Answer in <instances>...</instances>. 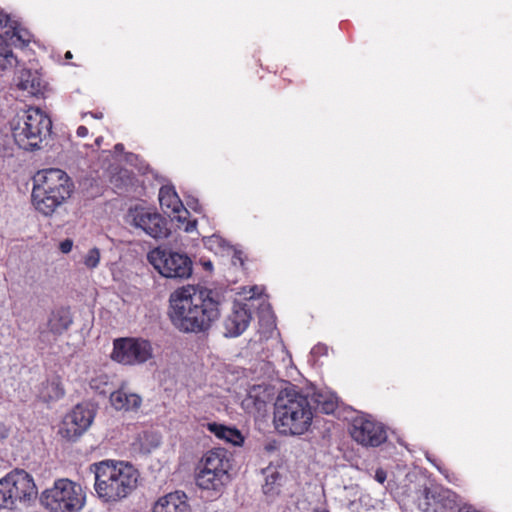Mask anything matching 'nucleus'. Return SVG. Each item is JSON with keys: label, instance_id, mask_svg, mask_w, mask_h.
<instances>
[{"label": "nucleus", "instance_id": "obj_40", "mask_svg": "<svg viewBox=\"0 0 512 512\" xmlns=\"http://www.w3.org/2000/svg\"><path fill=\"white\" fill-rule=\"evenodd\" d=\"M94 118H97V119H100L103 117V114L102 113H97V114H91Z\"/></svg>", "mask_w": 512, "mask_h": 512}, {"label": "nucleus", "instance_id": "obj_16", "mask_svg": "<svg viewBox=\"0 0 512 512\" xmlns=\"http://www.w3.org/2000/svg\"><path fill=\"white\" fill-rule=\"evenodd\" d=\"M274 389L270 385H252L242 400V408L249 414L262 415L266 412L268 403L272 400Z\"/></svg>", "mask_w": 512, "mask_h": 512}, {"label": "nucleus", "instance_id": "obj_33", "mask_svg": "<svg viewBox=\"0 0 512 512\" xmlns=\"http://www.w3.org/2000/svg\"><path fill=\"white\" fill-rule=\"evenodd\" d=\"M387 478V474L383 469H377L375 472V480L383 484Z\"/></svg>", "mask_w": 512, "mask_h": 512}, {"label": "nucleus", "instance_id": "obj_11", "mask_svg": "<svg viewBox=\"0 0 512 512\" xmlns=\"http://www.w3.org/2000/svg\"><path fill=\"white\" fill-rule=\"evenodd\" d=\"M153 356L150 341L142 338H119L114 340L111 357L123 365H139Z\"/></svg>", "mask_w": 512, "mask_h": 512}, {"label": "nucleus", "instance_id": "obj_19", "mask_svg": "<svg viewBox=\"0 0 512 512\" xmlns=\"http://www.w3.org/2000/svg\"><path fill=\"white\" fill-rule=\"evenodd\" d=\"M314 410L318 409L320 412L325 414L333 413L338 406L337 396L328 390L315 391L310 399Z\"/></svg>", "mask_w": 512, "mask_h": 512}, {"label": "nucleus", "instance_id": "obj_29", "mask_svg": "<svg viewBox=\"0 0 512 512\" xmlns=\"http://www.w3.org/2000/svg\"><path fill=\"white\" fill-rule=\"evenodd\" d=\"M108 384V376L105 374L98 375L91 379L90 387L100 394L106 393L105 387Z\"/></svg>", "mask_w": 512, "mask_h": 512}, {"label": "nucleus", "instance_id": "obj_23", "mask_svg": "<svg viewBox=\"0 0 512 512\" xmlns=\"http://www.w3.org/2000/svg\"><path fill=\"white\" fill-rule=\"evenodd\" d=\"M72 320L69 311L66 309H60L52 313L48 326L51 332L54 334H61L69 328Z\"/></svg>", "mask_w": 512, "mask_h": 512}, {"label": "nucleus", "instance_id": "obj_14", "mask_svg": "<svg viewBox=\"0 0 512 512\" xmlns=\"http://www.w3.org/2000/svg\"><path fill=\"white\" fill-rule=\"evenodd\" d=\"M159 202L163 211L183 225L186 232L195 230L196 220H188L189 211L184 207L174 186L164 185L160 188Z\"/></svg>", "mask_w": 512, "mask_h": 512}, {"label": "nucleus", "instance_id": "obj_3", "mask_svg": "<svg viewBox=\"0 0 512 512\" xmlns=\"http://www.w3.org/2000/svg\"><path fill=\"white\" fill-rule=\"evenodd\" d=\"M92 467L95 474V492L104 502L124 499L137 487L139 472L128 462L104 460Z\"/></svg>", "mask_w": 512, "mask_h": 512}, {"label": "nucleus", "instance_id": "obj_9", "mask_svg": "<svg viewBox=\"0 0 512 512\" xmlns=\"http://www.w3.org/2000/svg\"><path fill=\"white\" fill-rule=\"evenodd\" d=\"M147 258L151 265L163 276L170 279L185 280L192 275L193 263L188 255L167 249L155 248Z\"/></svg>", "mask_w": 512, "mask_h": 512}, {"label": "nucleus", "instance_id": "obj_34", "mask_svg": "<svg viewBox=\"0 0 512 512\" xmlns=\"http://www.w3.org/2000/svg\"><path fill=\"white\" fill-rule=\"evenodd\" d=\"M313 355H321L327 353V347L321 344L314 346L311 350Z\"/></svg>", "mask_w": 512, "mask_h": 512}, {"label": "nucleus", "instance_id": "obj_17", "mask_svg": "<svg viewBox=\"0 0 512 512\" xmlns=\"http://www.w3.org/2000/svg\"><path fill=\"white\" fill-rule=\"evenodd\" d=\"M152 512H191L184 492L176 491L161 497L153 506Z\"/></svg>", "mask_w": 512, "mask_h": 512}, {"label": "nucleus", "instance_id": "obj_10", "mask_svg": "<svg viewBox=\"0 0 512 512\" xmlns=\"http://www.w3.org/2000/svg\"><path fill=\"white\" fill-rule=\"evenodd\" d=\"M127 219L130 225L153 239H164L170 234L168 221L155 209L143 206L130 208Z\"/></svg>", "mask_w": 512, "mask_h": 512}, {"label": "nucleus", "instance_id": "obj_41", "mask_svg": "<svg viewBox=\"0 0 512 512\" xmlns=\"http://www.w3.org/2000/svg\"><path fill=\"white\" fill-rule=\"evenodd\" d=\"M65 58H66V59H70V58H72V54H71V52H70V51H67V52H66V54H65Z\"/></svg>", "mask_w": 512, "mask_h": 512}, {"label": "nucleus", "instance_id": "obj_22", "mask_svg": "<svg viewBox=\"0 0 512 512\" xmlns=\"http://www.w3.org/2000/svg\"><path fill=\"white\" fill-rule=\"evenodd\" d=\"M65 394L64 388L58 379L43 382L38 391V397L49 403L61 399Z\"/></svg>", "mask_w": 512, "mask_h": 512}, {"label": "nucleus", "instance_id": "obj_12", "mask_svg": "<svg viewBox=\"0 0 512 512\" xmlns=\"http://www.w3.org/2000/svg\"><path fill=\"white\" fill-rule=\"evenodd\" d=\"M96 415L95 408L89 403L76 405L62 421L60 434L68 440H76L91 426Z\"/></svg>", "mask_w": 512, "mask_h": 512}, {"label": "nucleus", "instance_id": "obj_4", "mask_svg": "<svg viewBox=\"0 0 512 512\" xmlns=\"http://www.w3.org/2000/svg\"><path fill=\"white\" fill-rule=\"evenodd\" d=\"M32 203L45 216L52 215L70 197L74 184L68 174L58 168L39 170L33 176Z\"/></svg>", "mask_w": 512, "mask_h": 512}, {"label": "nucleus", "instance_id": "obj_6", "mask_svg": "<svg viewBox=\"0 0 512 512\" xmlns=\"http://www.w3.org/2000/svg\"><path fill=\"white\" fill-rule=\"evenodd\" d=\"M40 501L50 512H80L86 503V494L81 484L60 478L41 493Z\"/></svg>", "mask_w": 512, "mask_h": 512}, {"label": "nucleus", "instance_id": "obj_13", "mask_svg": "<svg viewBox=\"0 0 512 512\" xmlns=\"http://www.w3.org/2000/svg\"><path fill=\"white\" fill-rule=\"evenodd\" d=\"M351 437L363 446L377 447L387 439L384 425L370 415L357 416L351 425Z\"/></svg>", "mask_w": 512, "mask_h": 512}, {"label": "nucleus", "instance_id": "obj_30", "mask_svg": "<svg viewBox=\"0 0 512 512\" xmlns=\"http://www.w3.org/2000/svg\"><path fill=\"white\" fill-rule=\"evenodd\" d=\"M204 244L208 249L214 250L215 252H218L226 246L225 240L218 235L207 237L204 240Z\"/></svg>", "mask_w": 512, "mask_h": 512}, {"label": "nucleus", "instance_id": "obj_24", "mask_svg": "<svg viewBox=\"0 0 512 512\" xmlns=\"http://www.w3.org/2000/svg\"><path fill=\"white\" fill-rule=\"evenodd\" d=\"M5 37L16 47H25L31 41V34L17 22L11 24V30L5 32Z\"/></svg>", "mask_w": 512, "mask_h": 512}, {"label": "nucleus", "instance_id": "obj_32", "mask_svg": "<svg viewBox=\"0 0 512 512\" xmlns=\"http://www.w3.org/2000/svg\"><path fill=\"white\" fill-rule=\"evenodd\" d=\"M60 250L62 253H69L73 247V241L71 239H65L60 243Z\"/></svg>", "mask_w": 512, "mask_h": 512}, {"label": "nucleus", "instance_id": "obj_21", "mask_svg": "<svg viewBox=\"0 0 512 512\" xmlns=\"http://www.w3.org/2000/svg\"><path fill=\"white\" fill-rule=\"evenodd\" d=\"M207 429L217 438L235 446L241 445L244 441L241 432L236 428L227 427L225 425L213 422L207 424Z\"/></svg>", "mask_w": 512, "mask_h": 512}, {"label": "nucleus", "instance_id": "obj_15", "mask_svg": "<svg viewBox=\"0 0 512 512\" xmlns=\"http://www.w3.org/2000/svg\"><path fill=\"white\" fill-rule=\"evenodd\" d=\"M252 307L254 303H234L231 313L224 319V336L238 337L249 326L252 319Z\"/></svg>", "mask_w": 512, "mask_h": 512}, {"label": "nucleus", "instance_id": "obj_2", "mask_svg": "<svg viewBox=\"0 0 512 512\" xmlns=\"http://www.w3.org/2000/svg\"><path fill=\"white\" fill-rule=\"evenodd\" d=\"M314 406L310 398L289 388L281 391L274 403V425L278 432L286 436H300L311 427Z\"/></svg>", "mask_w": 512, "mask_h": 512}, {"label": "nucleus", "instance_id": "obj_42", "mask_svg": "<svg viewBox=\"0 0 512 512\" xmlns=\"http://www.w3.org/2000/svg\"><path fill=\"white\" fill-rule=\"evenodd\" d=\"M252 291H253V296H252L251 298H254V296L256 295V293H257V291H258V288H257V287H254V288L252 289Z\"/></svg>", "mask_w": 512, "mask_h": 512}, {"label": "nucleus", "instance_id": "obj_8", "mask_svg": "<svg viewBox=\"0 0 512 512\" xmlns=\"http://www.w3.org/2000/svg\"><path fill=\"white\" fill-rule=\"evenodd\" d=\"M202 468L197 475L201 489L219 491L228 481L230 462L224 449L207 451L201 459Z\"/></svg>", "mask_w": 512, "mask_h": 512}, {"label": "nucleus", "instance_id": "obj_25", "mask_svg": "<svg viewBox=\"0 0 512 512\" xmlns=\"http://www.w3.org/2000/svg\"><path fill=\"white\" fill-rule=\"evenodd\" d=\"M265 483L263 485V492L266 495L274 496L280 492L282 476L275 469H266Z\"/></svg>", "mask_w": 512, "mask_h": 512}, {"label": "nucleus", "instance_id": "obj_39", "mask_svg": "<svg viewBox=\"0 0 512 512\" xmlns=\"http://www.w3.org/2000/svg\"><path fill=\"white\" fill-rule=\"evenodd\" d=\"M313 512H329V511L324 508H317V509H314Z\"/></svg>", "mask_w": 512, "mask_h": 512}, {"label": "nucleus", "instance_id": "obj_35", "mask_svg": "<svg viewBox=\"0 0 512 512\" xmlns=\"http://www.w3.org/2000/svg\"><path fill=\"white\" fill-rule=\"evenodd\" d=\"M77 136L86 137L88 135V129L85 126H79L76 131Z\"/></svg>", "mask_w": 512, "mask_h": 512}, {"label": "nucleus", "instance_id": "obj_38", "mask_svg": "<svg viewBox=\"0 0 512 512\" xmlns=\"http://www.w3.org/2000/svg\"><path fill=\"white\" fill-rule=\"evenodd\" d=\"M102 141H103V137L100 136V137L96 138L95 143L97 146H100Z\"/></svg>", "mask_w": 512, "mask_h": 512}, {"label": "nucleus", "instance_id": "obj_20", "mask_svg": "<svg viewBox=\"0 0 512 512\" xmlns=\"http://www.w3.org/2000/svg\"><path fill=\"white\" fill-rule=\"evenodd\" d=\"M17 85L21 90L27 91L32 95H37L43 88L40 75L37 71L30 69H23L19 72Z\"/></svg>", "mask_w": 512, "mask_h": 512}, {"label": "nucleus", "instance_id": "obj_7", "mask_svg": "<svg viewBox=\"0 0 512 512\" xmlns=\"http://www.w3.org/2000/svg\"><path fill=\"white\" fill-rule=\"evenodd\" d=\"M37 497L33 477L22 469H14L0 479V509H15Z\"/></svg>", "mask_w": 512, "mask_h": 512}, {"label": "nucleus", "instance_id": "obj_1", "mask_svg": "<svg viewBox=\"0 0 512 512\" xmlns=\"http://www.w3.org/2000/svg\"><path fill=\"white\" fill-rule=\"evenodd\" d=\"M223 296L199 286H182L170 294L169 318L172 325L186 334H205L221 315Z\"/></svg>", "mask_w": 512, "mask_h": 512}, {"label": "nucleus", "instance_id": "obj_36", "mask_svg": "<svg viewBox=\"0 0 512 512\" xmlns=\"http://www.w3.org/2000/svg\"><path fill=\"white\" fill-rule=\"evenodd\" d=\"M8 434H9V430L7 429V427L0 423V439H5L6 437H8Z\"/></svg>", "mask_w": 512, "mask_h": 512}, {"label": "nucleus", "instance_id": "obj_43", "mask_svg": "<svg viewBox=\"0 0 512 512\" xmlns=\"http://www.w3.org/2000/svg\"><path fill=\"white\" fill-rule=\"evenodd\" d=\"M187 204H188L189 207H191L192 209L196 210V206H193L191 201H188Z\"/></svg>", "mask_w": 512, "mask_h": 512}, {"label": "nucleus", "instance_id": "obj_5", "mask_svg": "<svg viewBox=\"0 0 512 512\" xmlns=\"http://www.w3.org/2000/svg\"><path fill=\"white\" fill-rule=\"evenodd\" d=\"M52 121L38 107H29L22 116L11 122L12 136L19 148L34 150L50 135Z\"/></svg>", "mask_w": 512, "mask_h": 512}, {"label": "nucleus", "instance_id": "obj_28", "mask_svg": "<svg viewBox=\"0 0 512 512\" xmlns=\"http://www.w3.org/2000/svg\"><path fill=\"white\" fill-rule=\"evenodd\" d=\"M258 315L261 322H265L267 325H274V315L270 304L262 299L258 305Z\"/></svg>", "mask_w": 512, "mask_h": 512}, {"label": "nucleus", "instance_id": "obj_27", "mask_svg": "<svg viewBox=\"0 0 512 512\" xmlns=\"http://www.w3.org/2000/svg\"><path fill=\"white\" fill-rule=\"evenodd\" d=\"M101 259L100 250L97 247L89 249L82 257V263L89 270H94L98 267Z\"/></svg>", "mask_w": 512, "mask_h": 512}, {"label": "nucleus", "instance_id": "obj_26", "mask_svg": "<svg viewBox=\"0 0 512 512\" xmlns=\"http://www.w3.org/2000/svg\"><path fill=\"white\" fill-rule=\"evenodd\" d=\"M17 64V58L13 54L9 45L3 41H0V66L3 69L13 67Z\"/></svg>", "mask_w": 512, "mask_h": 512}, {"label": "nucleus", "instance_id": "obj_37", "mask_svg": "<svg viewBox=\"0 0 512 512\" xmlns=\"http://www.w3.org/2000/svg\"><path fill=\"white\" fill-rule=\"evenodd\" d=\"M114 148H115V150H116L117 152H121V151H123V149H124V145H123V144H121V143H118V144H116V145H115V147H114Z\"/></svg>", "mask_w": 512, "mask_h": 512}, {"label": "nucleus", "instance_id": "obj_31", "mask_svg": "<svg viewBox=\"0 0 512 512\" xmlns=\"http://www.w3.org/2000/svg\"><path fill=\"white\" fill-rule=\"evenodd\" d=\"M16 22L13 20L9 14H6L4 12H0V25L5 28H9L8 30H11V24H14Z\"/></svg>", "mask_w": 512, "mask_h": 512}, {"label": "nucleus", "instance_id": "obj_44", "mask_svg": "<svg viewBox=\"0 0 512 512\" xmlns=\"http://www.w3.org/2000/svg\"><path fill=\"white\" fill-rule=\"evenodd\" d=\"M235 257H237V258H238V260H240V262L242 263V259H241V257H240V256L235 255Z\"/></svg>", "mask_w": 512, "mask_h": 512}, {"label": "nucleus", "instance_id": "obj_18", "mask_svg": "<svg viewBox=\"0 0 512 512\" xmlns=\"http://www.w3.org/2000/svg\"><path fill=\"white\" fill-rule=\"evenodd\" d=\"M110 402L116 410L137 411L141 407L142 398L121 386L110 394Z\"/></svg>", "mask_w": 512, "mask_h": 512}]
</instances>
